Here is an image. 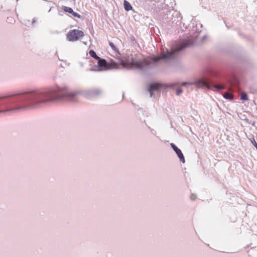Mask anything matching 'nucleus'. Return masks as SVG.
I'll return each instance as SVG.
<instances>
[{"mask_svg": "<svg viewBox=\"0 0 257 257\" xmlns=\"http://www.w3.org/2000/svg\"><path fill=\"white\" fill-rule=\"evenodd\" d=\"M76 95V93L69 92L67 87L49 88L37 92L35 95V100L30 107L32 108L38 107L43 104L63 97L72 100Z\"/></svg>", "mask_w": 257, "mask_h": 257, "instance_id": "f257e3e1", "label": "nucleus"}, {"mask_svg": "<svg viewBox=\"0 0 257 257\" xmlns=\"http://www.w3.org/2000/svg\"><path fill=\"white\" fill-rule=\"evenodd\" d=\"M188 44V43L187 41H184L178 47L172 49L171 52H168L166 54H163L161 56L154 57L151 59V60L154 62H156L161 59L173 58L174 57V54L176 52L183 50Z\"/></svg>", "mask_w": 257, "mask_h": 257, "instance_id": "f03ea898", "label": "nucleus"}, {"mask_svg": "<svg viewBox=\"0 0 257 257\" xmlns=\"http://www.w3.org/2000/svg\"><path fill=\"white\" fill-rule=\"evenodd\" d=\"M121 65L123 67L127 69H142L145 66H148L150 64V62L147 59H145L142 61L135 62L133 60L131 61L128 60H122L120 62Z\"/></svg>", "mask_w": 257, "mask_h": 257, "instance_id": "7ed1b4c3", "label": "nucleus"}, {"mask_svg": "<svg viewBox=\"0 0 257 257\" xmlns=\"http://www.w3.org/2000/svg\"><path fill=\"white\" fill-rule=\"evenodd\" d=\"M84 35L83 31L79 30L74 29L70 30L67 33L66 37L68 41L74 42L78 40L80 38L83 37Z\"/></svg>", "mask_w": 257, "mask_h": 257, "instance_id": "20e7f679", "label": "nucleus"}, {"mask_svg": "<svg viewBox=\"0 0 257 257\" xmlns=\"http://www.w3.org/2000/svg\"><path fill=\"white\" fill-rule=\"evenodd\" d=\"M172 148L173 149V150L176 152L177 155H178L179 158L180 159V161L182 162L183 163L185 162V159L183 156V153H182L181 151L178 148L175 144L173 143H171L170 144Z\"/></svg>", "mask_w": 257, "mask_h": 257, "instance_id": "39448f33", "label": "nucleus"}, {"mask_svg": "<svg viewBox=\"0 0 257 257\" xmlns=\"http://www.w3.org/2000/svg\"><path fill=\"white\" fill-rule=\"evenodd\" d=\"M97 65L101 70H107V62L105 59H101L99 57V59H97Z\"/></svg>", "mask_w": 257, "mask_h": 257, "instance_id": "423d86ee", "label": "nucleus"}, {"mask_svg": "<svg viewBox=\"0 0 257 257\" xmlns=\"http://www.w3.org/2000/svg\"><path fill=\"white\" fill-rule=\"evenodd\" d=\"M62 10L67 13H69L71 14H72L74 17L78 18H81V16L79 14L74 12L73 10V9L70 7H66V6H63L62 8Z\"/></svg>", "mask_w": 257, "mask_h": 257, "instance_id": "0eeeda50", "label": "nucleus"}, {"mask_svg": "<svg viewBox=\"0 0 257 257\" xmlns=\"http://www.w3.org/2000/svg\"><path fill=\"white\" fill-rule=\"evenodd\" d=\"M162 84L160 83H153L150 86L149 91L151 92V91L155 90L160 89L162 87Z\"/></svg>", "mask_w": 257, "mask_h": 257, "instance_id": "6e6552de", "label": "nucleus"}, {"mask_svg": "<svg viewBox=\"0 0 257 257\" xmlns=\"http://www.w3.org/2000/svg\"><path fill=\"white\" fill-rule=\"evenodd\" d=\"M118 64L113 60H110L107 62V69H118Z\"/></svg>", "mask_w": 257, "mask_h": 257, "instance_id": "1a4fd4ad", "label": "nucleus"}, {"mask_svg": "<svg viewBox=\"0 0 257 257\" xmlns=\"http://www.w3.org/2000/svg\"><path fill=\"white\" fill-rule=\"evenodd\" d=\"M198 85L200 86H202V87H205L207 88L208 89L210 88V86H209V85L208 84V83L206 81L203 80H201L199 81L198 82Z\"/></svg>", "mask_w": 257, "mask_h": 257, "instance_id": "9d476101", "label": "nucleus"}, {"mask_svg": "<svg viewBox=\"0 0 257 257\" xmlns=\"http://www.w3.org/2000/svg\"><path fill=\"white\" fill-rule=\"evenodd\" d=\"M124 8L126 11H128L133 8L130 4L126 0L124 1Z\"/></svg>", "mask_w": 257, "mask_h": 257, "instance_id": "9b49d317", "label": "nucleus"}, {"mask_svg": "<svg viewBox=\"0 0 257 257\" xmlns=\"http://www.w3.org/2000/svg\"><path fill=\"white\" fill-rule=\"evenodd\" d=\"M89 54L90 55V56L91 57H92V58H94V59H95L96 60L99 59V57H98L96 55V53L93 50H91L89 51Z\"/></svg>", "mask_w": 257, "mask_h": 257, "instance_id": "f8f14e48", "label": "nucleus"}, {"mask_svg": "<svg viewBox=\"0 0 257 257\" xmlns=\"http://www.w3.org/2000/svg\"><path fill=\"white\" fill-rule=\"evenodd\" d=\"M223 96L226 99H231L233 98V95L232 94L229 92H226L224 94Z\"/></svg>", "mask_w": 257, "mask_h": 257, "instance_id": "ddd939ff", "label": "nucleus"}, {"mask_svg": "<svg viewBox=\"0 0 257 257\" xmlns=\"http://www.w3.org/2000/svg\"><path fill=\"white\" fill-rule=\"evenodd\" d=\"M240 99L242 100H247L248 99L247 95L246 93L242 92L241 93Z\"/></svg>", "mask_w": 257, "mask_h": 257, "instance_id": "4468645a", "label": "nucleus"}, {"mask_svg": "<svg viewBox=\"0 0 257 257\" xmlns=\"http://www.w3.org/2000/svg\"><path fill=\"white\" fill-rule=\"evenodd\" d=\"M109 46H110V47L111 48V49L115 52H118V50L117 49V48L115 47V46H114V45L113 44V43L111 42H109Z\"/></svg>", "mask_w": 257, "mask_h": 257, "instance_id": "2eb2a0df", "label": "nucleus"}, {"mask_svg": "<svg viewBox=\"0 0 257 257\" xmlns=\"http://www.w3.org/2000/svg\"><path fill=\"white\" fill-rule=\"evenodd\" d=\"M214 87L216 88L217 89H224V86L222 85H215L214 86Z\"/></svg>", "mask_w": 257, "mask_h": 257, "instance_id": "dca6fc26", "label": "nucleus"}, {"mask_svg": "<svg viewBox=\"0 0 257 257\" xmlns=\"http://www.w3.org/2000/svg\"><path fill=\"white\" fill-rule=\"evenodd\" d=\"M182 92V90L181 89H178L176 91L177 95H179Z\"/></svg>", "mask_w": 257, "mask_h": 257, "instance_id": "f3484780", "label": "nucleus"}, {"mask_svg": "<svg viewBox=\"0 0 257 257\" xmlns=\"http://www.w3.org/2000/svg\"><path fill=\"white\" fill-rule=\"evenodd\" d=\"M192 83L184 82L182 84V86H186V85H192Z\"/></svg>", "mask_w": 257, "mask_h": 257, "instance_id": "a211bd4d", "label": "nucleus"}, {"mask_svg": "<svg viewBox=\"0 0 257 257\" xmlns=\"http://www.w3.org/2000/svg\"><path fill=\"white\" fill-rule=\"evenodd\" d=\"M14 109H9V110H4V111H0V112H6V111H12V110H13Z\"/></svg>", "mask_w": 257, "mask_h": 257, "instance_id": "6ab92c4d", "label": "nucleus"}, {"mask_svg": "<svg viewBox=\"0 0 257 257\" xmlns=\"http://www.w3.org/2000/svg\"><path fill=\"white\" fill-rule=\"evenodd\" d=\"M191 199L192 200H194V199H195V197H194V195H192L191 196Z\"/></svg>", "mask_w": 257, "mask_h": 257, "instance_id": "aec40b11", "label": "nucleus"}]
</instances>
